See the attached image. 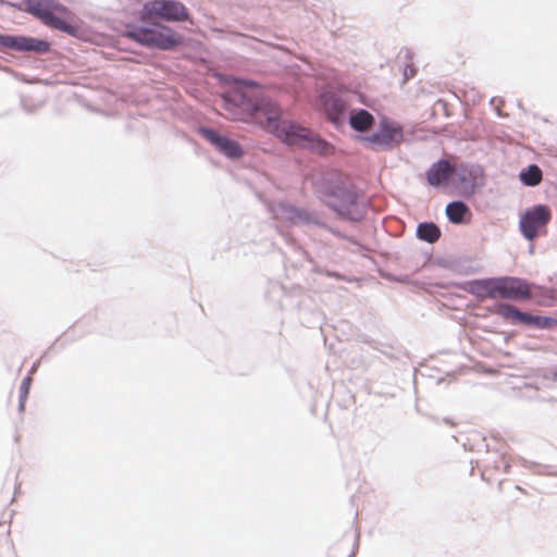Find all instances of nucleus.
Masks as SVG:
<instances>
[{"mask_svg":"<svg viewBox=\"0 0 557 557\" xmlns=\"http://www.w3.org/2000/svg\"><path fill=\"white\" fill-rule=\"evenodd\" d=\"M553 379L557 381V370L553 373Z\"/></svg>","mask_w":557,"mask_h":557,"instance_id":"obj_27","label":"nucleus"},{"mask_svg":"<svg viewBox=\"0 0 557 557\" xmlns=\"http://www.w3.org/2000/svg\"><path fill=\"white\" fill-rule=\"evenodd\" d=\"M14 554L13 543L10 539V529L0 522V557H11Z\"/></svg>","mask_w":557,"mask_h":557,"instance_id":"obj_20","label":"nucleus"},{"mask_svg":"<svg viewBox=\"0 0 557 557\" xmlns=\"http://www.w3.org/2000/svg\"><path fill=\"white\" fill-rule=\"evenodd\" d=\"M0 47L15 51L48 52L49 42L26 36L0 35Z\"/></svg>","mask_w":557,"mask_h":557,"instance_id":"obj_8","label":"nucleus"},{"mask_svg":"<svg viewBox=\"0 0 557 557\" xmlns=\"http://www.w3.org/2000/svg\"><path fill=\"white\" fill-rule=\"evenodd\" d=\"M496 278H485V280H476L469 284V292L474 296L484 299V298H497L496 294Z\"/></svg>","mask_w":557,"mask_h":557,"instance_id":"obj_13","label":"nucleus"},{"mask_svg":"<svg viewBox=\"0 0 557 557\" xmlns=\"http://www.w3.org/2000/svg\"><path fill=\"white\" fill-rule=\"evenodd\" d=\"M417 235L420 239L433 244L438 240L441 231L434 223H421L418 225Z\"/></svg>","mask_w":557,"mask_h":557,"instance_id":"obj_19","label":"nucleus"},{"mask_svg":"<svg viewBox=\"0 0 557 557\" xmlns=\"http://www.w3.org/2000/svg\"><path fill=\"white\" fill-rule=\"evenodd\" d=\"M416 75V69L412 65H407L404 71L405 82Z\"/></svg>","mask_w":557,"mask_h":557,"instance_id":"obj_25","label":"nucleus"},{"mask_svg":"<svg viewBox=\"0 0 557 557\" xmlns=\"http://www.w3.org/2000/svg\"><path fill=\"white\" fill-rule=\"evenodd\" d=\"M528 320L523 321L522 324L525 325H535L540 329H548L557 324V321L555 319L548 318V317H537L532 315L530 313H527Z\"/></svg>","mask_w":557,"mask_h":557,"instance_id":"obj_22","label":"nucleus"},{"mask_svg":"<svg viewBox=\"0 0 557 557\" xmlns=\"http://www.w3.org/2000/svg\"><path fill=\"white\" fill-rule=\"evenodd\" d=\"M295 218L299 221V222H306V223H309L310 222V216L307 212H305L304 210H296L295 211Z\"/></svg>","mask_w":557,"mask_h":557,"instance_id":"obj_24","label":"nucleus"},{"mask_svg":"<svg viewBox=\"0 0 557 557\" xmlns=\"http://www.w3.org/2000/svg\"><path fill=\"white\" fill-rule=\"evenodd\" d=\"M404 139L403 127L388 119H382L379 129L366 136L363 143L373 150H387L399 145Z\"/></svg>","mask_w":557,"mask_h":557,"instance_id":"obj_4","label":"nucleus"},{"mask_svg":"<svg viewBox=\"0 0 557 557\" xmlns=\"http://www.w3.org/2000/svg\"><path fill=\"white\" fill-rule=\"evenodd\" d=\"M30 384H32V377L30 376H26L22 381V383H21V387H20L21 408H23L24 401H25V399L27 398V396L29 394Z\"/></svg>","mask_w":557,"mask_h":557,"instance_id":"obj_23","label":"nucleus"},{"mask_svg":"<svg viewBox=\"0 0 557 557\" xmlns=\"http://www.w3.org/2000/svg\"><path fill=\"white\" fill-rule=\"evenodd\" d=\"M200 134L227 158L239 159L244 154L237 141L222 136L211 128H201Z\"/></svg>","mask_w":557,"mask_h":557,"instance_id":"obj_9","label":"nucleus"},{"mask_svg":"<svg viewBox=\"0 0 557 557\" xmlns=\"http://www.w3.org/2000/svg\"><path fill=\"white\" fill-rule=\"evenodd\" d=\"M473 180L474 176L472 174V171H470L463 165H460L455 166V172L454 176L451 177L450 184L462 191H468L473 187Z\"/></svg>","mask_w":557,"mask_h":557,"instance_id":"obj_14","label":"nucleus"},{"mask_svg":"<svg viewBox=\"0 0 557 557\" xmlns=\"http://www.w3.org/2000/svg\"><path fill=\"white\" fill-rule=\"evenodd\" d=\"M25 5L26 11L39 18L45 25L60 30H69L67 22L54 12V10L62 13L66 12L64 7H52L47 0H26Z\"/></svg>","mask_w":557,"mask_h":557,"instance_id":"obj_6","label":"nucleus"},{"mask_svg":"<svg viewBox=\"0 0 557 557\" xmlns=\"http://www.w3.org/2000/svg\"><path fill=\"white\" fill-rule=\"evenodd\" d=\"M494 312L513 324H522L523 321L529 319L527 317V312H521L516 307L508 304H499L495 306Z\"/></svg>","mask_w":557,"mask_h":557,"instance_id":"obj_17","label":"nucleus"},{"mask_svg":"<svg viewBox=\"0 0 557 557\" xmlns=\"http://www.w3.org/2000/svg\"><path fill=\"white\" fill-rule=\"evenodd\" d=\"M496 294L497 298L510 300H525L532 297L531 286L525 281L511 276L497 277Z\"/></svg>","mask_w":557,"mask_h":557,"instance_id":"obj_7","label":"nucleus"},{"mask_svg":"<svg viewBox=\"0 0 557 557\" xmlns=\"http://www.w3.org/2000/svg\"><path fill=\"white\" fill-rule=\"evenodd\" d=\"M327 203L335 211L343 215H350L352 207L356 203V195L350 189L342 186H336L335 189L326 191Z\"/></svg>","mask_w":557,"mask_h":557,"instance_id":"obj_10","label":"nucleus"},{"mask_svg":"<svg viewBox=\"0 0 557 557\" xmlns=\"http://www.w3.org/2000/svg\"><path fill=\"white\" fill-rule=\"evenodd\" d=\"M516 490L520 493L527 494V492L520 486H516Z\"/></svg>","mask_w":557,"mask_h":557,"instance_id":"obj_26","label":"nucleus"},{"mask_svg":"<svg viewBox=\"0 0 557 557\" xmlns=\"http://www.w3.org/2000/svg\"><path fill=\"white\" fill-rule=\"evenodd\" d=\"M361 102H362V104H368L363 98H361Z\"/></svg>","mask_w":557,"mask_h":557,"instance_id":"obj_28","label":"nucleus"},{"mask_svg":"<svg viewBox=\"0 0 557 557\" xmlns=\"http://www.w3.org/2000/svg\"><path fill=\"white\" fill-rule=\"evenodd\" d=\"M349 124L355 131L363 133L373 126L374 117L367 110H358L350 114Z\"/></svg>","mask_w":557,"mask_h":557,"instance_id":"obj_16","label":"nucleus"},{"mask_svg":"<svg viewBox=\"0 0 557 557\" xmlns=\"http://www.w3.org/2000/svg\"><path fill=\"white\" fill-rule=\"evenodd\" d=\"M151 16H146L143 11L139 23H128L124 35L149 48L171 50L182 45L183 37L171 27L151 22Z\"/></svg>","mask_w":557,"mask_h":557,"instance_id":"obj_2","label":"nucleus"},{"mask_svg":"<svg viewBox=\"0 0 557 557\" xmlns=\"http://www.w3.org/2000/svg\"><path fill=\"white\" fill-rule=\"evenodd\" d=\"M552 219L550 209L544 205L534 206L528 209L520 219L519 227L522 235L528 240H533L537 236L545 235L547 224Z\"/></svg>","mask_w":557,"mask_h":557,"instance_id":"obj_3","label":"nucleus"},{"mask_svg":"<svg viewBox=\"0 0 557 557\" xmlns=\"http://www.w3.org/2000/svg\"><path fill=\"white\" fill-rule=\"evenodd\" d=\"M455 166L447 160H440L431 165L426 172V181L433 187L450 184Z\"/></svg>","mask_w":557,"mask_h":557,"instance_id":"obj_12","label":"nucleus"},{"mask_svg":"<svg viewBox=\"0 0 557 557\" xmlns=\"http://www.w3.org/2000/svg\"><path fill=\"white\" fill-rule=\"evenodd\" d=\"M320 106L332 122L339 121L347 109L346 101L334 90H326L320 96Z\"/></svg>","mask_w":557,"mask_h":557,"instance_id":"obj_11","label":"nucleus"},{"mask_svg":"<svg viewBox=\"0 0 557 557\" xmlns=\"http://www.w3.org/2000/svg\"><path fill=\"white\" fill-rule=\"evenodd\" d=\"M143 11L146 16L168 22H185L189 18L187 8L177 0H152L145 4Z\"/></svg>","mask_w":557,"mask_h":557,"instance_id":"obj_5","label":"nucleus"},{"mask_svg":"<svg viewBox=\"0 0 557 557\" xmlns=\"http://www.w3.org/2000/svg\"><path fill=\"white\" fill-rule=\"evenodd\" d=\"M227 117L255 123L289 146L304 147L311 131L295 122L281 120V110L251 82H235L223 95Z\"/></svg>","mask_w":557,"mask_h":557,"instance_id":"obj_1","label":"nucleus"},{"mask_svg":"<svg viewBox=\"0 0 557 557\" xmlns=\"http://www.w3.org/2000/svg\"><path fill=\"white\" fill-rule=\"evenodd\" d=\"M520 178L528 186H536L542 181V171L537 165L532 164L520 173Z\"/></svg>","mask_w":557,"mask_h":557,"instance_id":"obj_21","label":"nucleus"},{"mask_svg":"<svg viewBox=\"0 0 557 557\" xmlns=\"http://www.w3.org/2000/svg\"><path fill=\"white\" fill-rule=\"evenodd\" d=\"M313 153L320 156H331L334 152V147L326 140L322 139L315 133L311 131L308 141L305 143L304 147Z\"/></svg>","mask_w":557,"mask_h":557,"instance_id":"obj_15","label":"nucleus"},{"mask_svg":"<svg viewBox=\"0 0 557 557\" xmlns=\"http://www.w3.org/2000/svg\"><path fill=\"white\" fill-rule=\"evenodd\" d=\"M446 214L450 222L460 224L465 221V216L470 214V211L463 202L454 201L447 205Z\"/></svg>","mask_w":557,"mask_h":557,"instance_id":"obj_18","label":"nucleus"}]
</instances>
